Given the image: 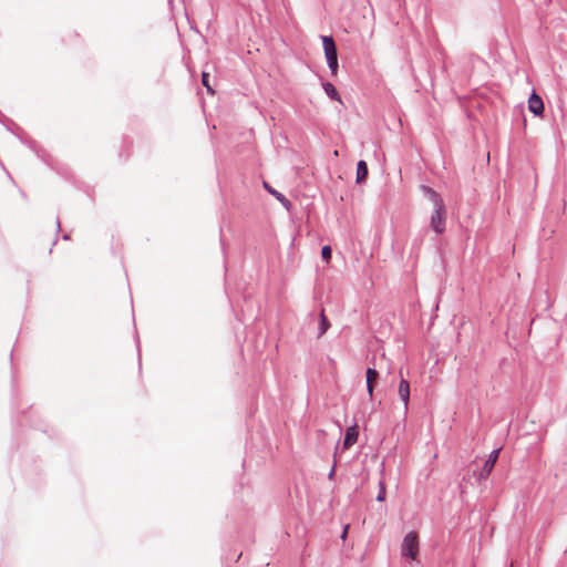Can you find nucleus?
<instances>
[{
    "mask_svg": "<svg viewBox=\"0 0 567 567\" xmlns=\"http://www.w3.org/2000/svg\"><path fill=\"white\" fill-rule=\"evenodd\" d=\"M348 528H349V527H348V526H346V528H344V530H343V533H342V535H341V538H342V539H344V538H346L347 533H348Z\"/></svg>",
    "mask_w": 567,
    "mask_h": 567,
    "instance_id": "a211bd4d",
    "label": "nucleus"
},
{
    "mask_svg": "<svg viewBox=\"0 0 567 567\" xmlns=\"http://www.w3.org/2000/svg\"><path fill=\"white\" fill-rule=\"evenodd\" d=\"M208 78H209V74L206 73V72H203V74H202V83L207 89L208 93L214 94V90L209 85Z\"/></svg>",
    "mask_w": 567,
    "mask_h": 567,
    "instance_id": "dca6fc26",
    "label": "nucleus"
},
{
    "mask_svg": "<svg viewBox=\"0 0 567 567\" xmlns=\"http://www.w3.org/2000/svg\"><path fill=\"white\" fill-rule=\"evenodd\" d=\"M265 187H266V189H267L270 194H272V195H274L278 200H280L281 203H284V204H288V203H289V202H288V199H287V198L281 194V193H279V192H277V190L272 189L271 187H269L267 183H265Z\"/></svg>",
    "mask_w": 567,
    "mask_h": 567,
    "instance_id": "4468645a",
    "label": "nucleus"
},
{
    "mask_svg": "<svg viewBox=\"0 0 567 567\" xmlns=\"http://www.w3.org/2000/svg\"><path fill=\"white\" fill-rule=\"evenodd\" d=\"M359 436L358 426L353 425L347 429L344 440H343V447L349 449L353 444L357 443Z\"/></svg>",
    "mask_w": 567,
    "mask_h": 567,
    "instance_id": "423d86ee",
    "label": "nucleus"
},
{
    "mask_svg": "<svg viewBox=\"0 0 567 567\" xmlns=\"http://www.w3.org/2000/svg\"><path fill=\"white\" fill-rule=\"evenodd\" d=\"M399 396L402 400L404 408L408 409L409 401H410V383L402 379L399 384Z\"/></svg>",
    "mask_w": 567,
    "mask_h": 567,
    "instance_id": "6e6552de",
    "label": "nucleus"
},
{
    "mask_svg": "<svg viewBox=\"0 0 567 567\" xmlns=\"http://www.w3.org/2000/svg\"><path fill=\"white\" fill-rule=\"evenodd\" d=\"M329 327H330V322L324 315V310L322 309L320 312L318 338L322 337L327 332Z\"/></svg>",
    "mask_w": 567,
    "mask_h": 567,
    "instance_id": "9b49d317",
    "label": "nucleus"
},
{
    "mask_svg": "<svg viewBox=\"0 0 567 567\" xmlns=\"http://www.w3.org/2000/svg\"><path fill=\"white\" fill-rule=\"evenodd\" d=\"M402 556L415 559L419 553L417 535L414 532L408 533L402 542Z\"/></svg>",
    "mask_w": 567,
    "mask_h": 567,
    "instance_id": "f03ea898",
    "label": "nucleus"
},
{
    "mask_svg": "<svg viewBox=\"0 0 567 567\" xmlns=\"http://www.w3.org/2000/svg\"><path fill=\"white\" fill-rule=\"evenodd\" d=\"M528 110L536 116L543 115L544 103L539 95L533 92L528 99Z\"/></svg>",
    "mask_w": 567,
    "mask_h": 567,
    "instance_id": "39448f33",
    "label": "nucleus"
},
{
    "mask_svg": "<svg viewBox=\"0 0 567 567\" xmlns=\"http://www.w3.org/2000/svg\"><path fill=\"white\" fill-rule=\"evenodd\" d=\"M422 190L424 195L433 203L434 208L445 206L443 199L436 190L429 186H422Z\"/></svg>",
    "mask_w": 567,
    "mask_h": 567,
    "instance_id": "0eeeda50",
    "label": "nucleus"
},
{
    "mask_svg": "<svg viewBox=\"0 0 567 567\" xmlns=\"http://www.w3.org/2000/svg\"><path fill=\"white\" fill-rule=\"evenodd\" d=\"M323 90L326 92V94L331 97L332 100L334 101H340V95L336 89V86L330 83V82H327V83H323Z\"/></svg>",
    "mask_w": 567,
    "mask_h": 567,
    "instance_id": "f8f14e48",
    "label": "nucleus"
},
{
    "mask_svg": "<svg viewBox=\"0 0 567 567\" xmlns=\"http://www.w3.org/2000/svg\"><path fill=\"white\" fill-rule=\"evenodd\" d=\"M322 44L330 72L332 75H336L338 72V53L333 38L330 35H323Z\"/></svg>",
    "mask_w": 567,
    "mask_h": 567,
    "instance_id": "f257e3e1",
    "label": "nucleus"
},
{
    "mask_svg": "<svg viewBox=\"0 0 567 567\" xmlns=\"http://www.w3.org/2000/svg\"><path fill=\"white\" fill-rule=\"evenodd\" d=\"M368 176V165L364 161H359L357 165V183H362Z\"/></svg>",
    "mask_w": 567,
    "mask_h": 567,
    "instance_id": "9d476101",
    "label": "nucleus"
},
{
    "mask_svg": "<svg viewBox=\"0 0 567 567\" xmlns=\"http://www.w3.org/2000/svg\"><path fill=\"white\" fill-rule=\"evenodd\" d=\"M378 377H379V373L375 369L368 368V370H367V390H368L370 398H372V395H373V382L378 379Z\"/></svg>",
    "mask_w": 567,
    "mask_h": 567,
    "instance_id": "1a4fd4ad",
    "label": "nucleus"
},
{
    "mask_svg": "<svg viewBox=\"0 0 567 567\" xmlns=\"http://www.w3.org/2000/svg\"><path fill=\"white\" fill-rule=\"evenodd\" d=\"M498 455H499V449L493 450L489 453L488 458L485 461V463L478 474L480 480H486L488 477V475L492 473V471L495 466V463L498 460Z\"/></svg>",
    "mask_w": 567,
    "mask_h": 567,
    "instance_id": "20e7f679",
    "label": "nucleus"
},
{
    "mask_svg": "<svg viewBox=\"0 0 567 567\" xmlns=\"http://www.w3.org/2000/svg\"><path fill=\"white\" fill-rule=\"evenodd\" d=\"M386 497V491H385V483H384V480L381 478L379 481V493L377 495V501L378 502H383Z\"/></svg>",
    "mask_w": 567,
    "mask_h": 567,
    "instance_id": "ddd939ff",
    "label": "nucleus"
},
{
    "mask_svg": "<svg viewBox=\"0 0 567 567\" xmlns=\"http://www.w3.org/2000/svg\"><path fill=\"white\" fill-rule=\"evenodd\" d=\"M445 206L435 207L431 216V227L436 234L445 229Z\"/></svg>",
    "mask_w": 567,
    "mask_h": 567,
    "instance_id": "7ed1b4c3",
    "label": "nucleus"
},
{
    "mask_svg": "<svg viewBox=\"0 0 567 567\" xmlns=\"http://www.w3.org/2000/svg\"><path fill=\"white\" fill-rule=\"evenodd\" d=\"M331 247L330 246H323L322 249H321V256H322V259L326 261V262H329L330 261V258H331Z\"/></svg>",
    "mask_w": 567,
    "mask_h": 567,
    "instance_id": "2eb2a0df",
    "label": "nucleus"
},
{
    "mask_svg": "<svg viewBox=\"0 0 567 567\" xmlns=\"http://www.w3.org/2000/svg\"><path fill=\"white\" fill-rule=\"evenodd\" d=\"M334 468H336V465L332 466L331 471L329 472V478L331 480L334 475Z\"/></svg>",
    "mask_w": 567,
    "mask_h": 567,
    "instance_id": "f3484780",
    "label": "nucleus"
}]
</instances>
